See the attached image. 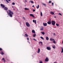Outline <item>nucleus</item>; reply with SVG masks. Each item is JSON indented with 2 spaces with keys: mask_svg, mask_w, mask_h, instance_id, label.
<instances>
[{
  "mask_svg": "<svg viewBox=\"0 0 63 63\" xmlns=\"http://www.w3.org/2000/svg\"><path fill=\"white\" fill-rule=\"evenodd\" d=\"M7 13L10 17H13L12 15H14V13L13 12L11 11L10 10H8L7 11Z\"/></svg>",
  "mask_w": 63,
  "mask_h": 63,
  "instance_id": "1",
  "label": "nucleus"
},
{
  "mask_svg": "<svg viewBox=\"0 0 63 63\" xmlns=\"http://www.w3.org/2000/svg\"><path fill=\"white\" fill-rule=\"evenodd\" d=\"M26 26H27V27H30V24L28 22H26Z\"/></svg>",
  "mask_w": 63,
  "mask_h": 63,
  "instance_id": "2",
  "label": "nucleus"
},
{
  "mask_svg": "<svg viewBox=\"0 0 63 63\" xmlns=\"http://www.w3.org/2000/svg\"><path fill=\"white\" fill-rule=\"evenodd\" d=\"M51 23L53 25H54L55 24V22L54 21H51Z\"/></svg>",
  "mask_w": 63,
  "mask_h": 63,
  "instance_id": "3",
  "label": "nucleus"
},
{
  "mask_svg": "<svg viewBox=\"0 0 63 63\" xmlns=\"http://www.w3.org/2000/svg\"><path fill=\"white\" fill-rule=\"evenodd\" d=\"M0 7H2V8H4L5 7V5H4L1 4H0Z\"/></svg>",
  "mask_w": 63,
  "mask_h": 63,
  "instance_id": "4",
  "label": "nucleus"
},
{
  "mask_svg": "<svg viewBox=\"0 0 63 63\" xmlns=\"http://www.w3.org/2000/svg\"><path fill=\"white\" fill-rule=\"evenodd\" d=\"M47 49L48 50H50L51 49V48L49 47H47Z\"/></svg>",
  "mask_w": 63,
  "mask_h": 63,
  "instance_id": "5",
  "label": "nucleus"
},
{
  "mask_svg": "<svg viewBox=\"0 0 63 63\" xmlns=\"http://www.w3.org/2000/svg\"><path fill=\"white\" fill-rule=\"evenodd\" d=\"M49 61V59L47 57H46V58L45 59V61L46 62H48V61Z\"/></svg>",
  "mask_w": 63,
  "mask_h": 63,
  "instance_id": "6",
  "label": "nucleus"
},
{
  "mask_svg": "<svg viewBox=\"0 0 63 63\" xmlns=\"http://www.w3.org/2000/svg\"><path fill=\"white\" fill-rule=\"evenodd\" d=\"M8 8L7 7H5L4 8V9L5 11H7L8 10Z\"/></svg>",
  "mask_w": 63,
  "mask_h": 63,
  "instance_id": "7",
  "label": "nucleus"
},
{
  "mask_svg": "<svg viewBox=\"0 0 63 63\" xmlns=\"http://www.w3.org/2000/svg\"><path fill=\"white\" fill-rule=\"evenodd\" d=\"M47 23L48 24H51V21H49L47 22Z\"/></svg>",
  "mask_w": 63,
  "mask_h": 63,
  "instance_id": "8",
  "label": "nucleus"
},
{
  "mask_svg": "<svg viewBox=\"0 0 63 63\" xmlns=\"http://www.w3.org/2000/svg\"><path fill=\"white\" fill-rule=\"evenodd\" d=\"M40 30H44V27L43 26H42L41 27L40 29Z\"/></svg>",
  "mask_w": 63,
  "mask_h": 63,
  "instance_id": "9",
  "label": "nucleus"
},
{
  "mask_svg": "<svg viewBox=\"0 0 63 63\" xmlns=\"http://www.w3.org/2000/svg\"><path fill=\"white\" fill-rule=\"evenodd\" d=\"M43 25L44 26H46L47 25V23H43Z\"/></svg>",
  "mask_w": 63,
  "mask_h": 63,
  "instance_id": "10",
  "label": "nucleus"
},
{
  "mask_svg": "<svg viewBox=\"0 0 63 63\" xmlns=\"http://www.w3.org/2000/svg\"><path fill=\"white\" fill-rule=\"evenodd\" d=\"M50 14H51V15H55V14H54V12H50Z\"/></svg>",
  "mask_w": 63,
  "mask_h": 63,
  "instance_id": "11",
  "label": "nucleus"
},
{
  "mask_svg": "<svg viewBox=\"0 0 63 63\" xmlns=\"http://www.w3.org/2000/svg\"><path fill=\"white\" fill-rule=\"evenodd\" d=\"M0 52H0V54H2V55H4V53L3 52V51H2V50H1L0 51Z\"/></svg>",
  "mask_w": 63,
  "mask_h": 63,
  "instance_id": "12",
  "label": "nucleus"
},
{
  "mask_svg": "<svg viewBox=\"0 0 63 63\" xmlns=\"http://www.w3.org/2000/svg\"><path fill=\"white\" fill-rule=\"evenodd\" d=\"M40 52V48H38L37 51V53H39Z\"/></svg>",
  "mask_w": 63,
  "mask_h": 63,
  "instance_id": "13",
  "label": "nucleus"
},
{
  "mask_svg": "<svg viewBox=\"0 0 63 63\" xmlns=\"http://www.w3.org/2000/svg\"><path fill=\"white\" fill-rule=\"evenodd\" d=\"M30 16H32V17H34V15L32 14H30Z\"/></svg>",
  "mask_w": 63,
  "mask_h": 63,
  "instance_id": "14",
  "label": "nucleus"
},
{
  "mask_svg": "<svg viewBox=\"0 0 63 63\" xmlns=\"http://www.w3.org/2000/svg\"><path fill=\"white\" fill-rule=\"evenodd\" d=\"M24 36L25 37H28V35L26 34H25Z\"/></svg>",
  "mask_w": 63,
  "mask_h": 63,
  "instance_id": "15",
  "label": "nucleus"
},
{
  "mask_svg": "<svg viewBox=\"0 0 63 63\" xmlns=\"http://www.w3.org/2000/svg\"><path fill=\"white\" fill-rule=\"evenodd\" d=\"M46 40H47V41L49 40V38H48L47 36H46Z\"/></svg>",
  "mask_w": 63,
  "mask_h": 63,
  "instance_id": "16",
  "label": "nucleus"
},
{
  "mask_svg": "<svg viewBox=\"0 0 63 63\" xmlns=\"http://www.w3.org/2000/svg\"><path fill=\"white\" fill-rule=\"evenodd\" d=\"M32 21L33 22H35V24H36V20L35 21V20H33Z\"/></svg>",
  "mask_w": 63,
  "mask_h": 63,
  "instance_id": "17",
  "label": "nucleus"
},
{
  "mask_svg": "<svg viewBox=\"0 0 63 63\" xmlns=\"http://www.w3.org/2000/svg\"><path fill=\"white\" fill-rule=\"evenodd\" d=\"M50 40L51 41H54L55 40L54 39H52V38H50Z\"/></svg>",
  "mask_w": 63,
  "mask_h": 63,
  "instance_id": "18",
  "label": "nucleus"
},
{
  "mask_svg": "<svg viewBox=\"0 0 63 63\" xmlns=\"http://www.w3.org/2000/svg\"><path fill=\"white\" fill-rule=\"evenodd\" d=\"M41 34H42L43 35H44L45 34V33L44 32H41Z\"/></svg>",
  "mask_w": 63,
  "mask_h": 63,
  "instance_id": "19",
  "label": "nucleus"
},
{
  "mask_svg": "<svg viewBox=\"0 0 63 63\" xmlns=\"http://www.w3.org/2000/svg\"><path fill=\"white\" fill-rule=\"evenodd\" d=\"M2 60H3V61L4 62H5V59H4V58H3Z\"/></svg>",
  "mask_w": 63,
  "mask_h": 63,
  "instance_id": "20",
  "label": "nucleus"
},
{
  "mask_svg": "<svg viewBox=\"0 0 63 63\" xmlns=\"http://www.w3.org/2000/svg\"><path fill=\"white\" fill-rule=\"evenodd\" d=\"M36 34H34L33 35V37H36Z\"/></svg>",
  "mask_w": 63,
  "mask_h": 63,
  "instance_id": "21",
  "label": "nucleus"
},
{
  "mask_svg": "<svg viewBox=\"0 0 63 63\" xmlns=\"http://www.w3.org/2000/svg\"><path fill=\"white\" fill-rule=\"evenodd\" d=\"M52 47L53 48H55V45H54L52 46Z\"/></svg>",
  "mask_w": 63,
  "mask_h": 63,
  "instance_id": "22",
  "label": "nucleus"
},
{
  "mask_svg": "<svg viewBox=\"0 0 63 63\" xmlns=\"http://www.w3.org/2000/svg\"><path fill=\"white\" fill-rule=\"evenodd\" d=\"M62 51H61V53H63V47H62Z\"/></svg>",
  "mask_w": 63,
  "mask_h": 63,
  "instance_id": "23",
  "label": "nucleus"
},
{
  "mask_svg": "<svg viewBox=\"0 0 63 63\" xmlns=\"http://www.w3.org/2000/svg\"><path fill=\"white\" fill-rule=\"evenodd\" d=\"M40 38H41V39H42V40H44V38L43 37H42V36L40 37Z\"/></svg>",
  "mask_w": 63,
  "mask_h": 63,
  "instance_id": "24",
  "label": "nucleus"
},
{
  "mask_svg": "<svg viewBox=\"0 0 63 63\" xmlns=\"http://www.w3.org/2000/svg\"><path fill=\"white\" fill-rule=\"evenodd\" d=\"M53 42L54 44H55L56 43V42H55V40H53Z\"/></svg>",
  "mask_w": 63,
  "mask_h": 63,
  "instance_id": "25",
  "label": "nucleus"
},
{
  "mask_svg": "<svg viewBox=\"0 0 63 63\" xmlns=\"http://www.w3.org/2000/svg\"><path fill=\"white\" fill-rule=\"evenodd\" d=\"M30 2L31 3H33V4L34 3V2H33L32 1L30 0Z\"/></svg>",
  "mask_w": 63,
  "mask_h": 63,
  "instance_id": "26",
  "label": "nucleus"
},
{
  "mask_svg": "<svg viewBox=\"0 0 63 63\" xmlns=\"http://www.w3.org/2000/svg\"><path fill=\"white\" fill-rule=\"evenodd\" d=\"M40 15L41 16H43V14H42V12H41Z\"/></svg>",
  "mask_w": 63,
  "mask_h": 63,
  "instance_id": "27",
  "label": "nucleus"
},
{
  "mask_svg": "<svg viewBox=\"0 0 63 63\" xmlns=\"http://www.w3.org/2000/svg\"><path fill=\"white\" fill-rule=\"evenodd\" d=\"M25 10H29V9L28 8H25Z\"/></svg>",
  "mask_w": 63,
  "mask_h": 63,
  "instance_id": "28",
  "label": "nucleus"
},
{
  "mask_svg": "<svg viewBox=\"0 0 63 63\" xmlns=\"http://www.w3.org/2000/svg\"><path fill=\"white\" fill-rule=\"evenodd\" d=\"M39 5H38V6H37V9H39Z\"/></svg>",
  "mask_w": 63,
  "mask_h": 63,
  "instance_id": "29",
  "label": "nucleus"
},
{
  "mask_svg": "<svg viewBox=\"0 0 63 63\" xmlns=\"http://www.w3.org/2000/svg\"><path fill=\"white\" fill-rule=\"evenodd\" d=\"M56 25L57 26H59V24H56Z\"/></svg>",
  "mask_w": 63,
  "mask_h": 63,
  "instance_id": "30",
  "label": "nucleus"
},
{
  "mask_svg": "<svg viewBox=\"0 0 63 63\" xmlns=\"http://www.w3.org/2000/svg\"><path fill=\"white\" fill-rule=\"evenodd\" d=\"M12 5H14L15 4V3L14 2H13L12 3Z\"/></svg>",
  "mask_w": 63,
  "mask_h": 63,
  "instance_id": "31",
  "label": "nucleus"
},
{
  "mask_svg": "<svg viewBox=\"0 0 63 63\" xmlns=\"http://www.w3.org/2000/svg\"><path fill=\"white\" fill-rule=\"evenodd\" d=\"M43 5H44V6H46V4H45L44 3H43Z\"/></svg>",
  "mask_w": 63,
  "mask_h": 63,
  "instance_id": "32",
  "label": "nucleus"
},
{
  "mask_svg": "<svg viewBox=\"0 0 63 63\" xmlns=\"http://www.w3.org/2000/svg\"><path fill=\"white\" fill-rule=\"evenodd\" d=\"M59 15H60V16H62V14H61V13H59Z\"/></svg>",
  "mask_w": 63,
  "mask_h": 63,
  "instance_id": "33",
  "label": "nucleus"
},
{
  "mask_svg": "<svg viewBox=\"0 0 63 63\" xmlns=\"http://www.w3.org/2000/svg\"><path fill=\"white\" fill-rule=\"evenodd\" d=\"M40 43L41 44V45H43V43H42V42L41 41V42H40Z\"/></svg>",
  "mask_w": 63,
  "mask_h": 63,
  "instance_id": "34",
  "label": "nucleus"
},
{
  "mask_svg": "<svg viewBox=\"0 0 63 63\" xmlns=\"http://www.w3.org/2000/svg\"><path fill=\"white\" fill-rule=\"evenodd\" d=\"M53 36H55V33H54L53 34Z\"/></svg>",
  "mask_w": 63,
  "mask_h": 63,
  "instance_id": "35",
  "label": "nucleus"
},
{
  "mask_svg": "<svg viewBox=\"0 0 63 63\" xmlns=\"http://www.w3.org/2000/svg\"><path fill=\"white\" fill-rule=\"evenodd\" d=\"M2 50L3 49H2L1 48H0V50H1H1Z\"/></svg>",
  "mask_w": 63,
  "mask_h": 63,
  "instance_id": "36",
  "label": "nucleus"
},
{
  "mask_svg": "<svg viewBox=\"0 0 63 63\" xmlns=\"http://www.w3.org/2000/svg\"><path fill=\"white\" fill-rule=\"evenodd\" d=\"M33 40H34V41H37V40H36V39H33Z\"/></svg>",
  "mask_w": 63,
  "mask_h": 63,
  "instance_id": "37",
  "label": "nucleus"
},
{
  "mask_svg": "<svg viewBox=\"0 0 63 63\" xmlns=\"http://www.w3.org/2000/svg\"><path fill=\"white\" fill-rule=\"evenodd\" d=\"M49 3H51V1H49Z\"/></svg>",
  "mask_w": 63,
  "mask_h": 63,
  "instance_id": "38",
  "label": "nucleus"
},
{
  "mask_svg": "<svg viewBox=\"0 0 63 63\" xmlns=\"http://www.w3.org/2000/svg\"><path fill=\"white\" fill-rule=\"evenodd\" d=\"M53 4H54L53 2L52 3V5H53Z\"/></svg>",
  "mask_w": 63,
  "mask_h": 63,
  "instance_id": "39",
  "label": "nucleus"
},
{
  "mask_svg": "<svg viewBox=\"0 0 63 63\" xmlns=\"http://www.w3.org/2000/svg\"><path fill=\"white\" fill-rule=\"evenodd\" d=\"M32 32H35V31L34 30H33L32 31Z\"/></svg>",
  "mask_w": 63,
  "mask_h": 63,
  "instance_id": "40",
  "label": "nucleus"
},
{
  "mask_svg": "<svg viewBox=\"0 0 63 63\" xmlns=\"http://www.w3.org/2000/svg\"><path fill=\"white\" fill-rule=\"evenodd\" d=\"M6 2H7L8 3H9V1H8V0H7V1H6Z\"/></svg>",
  "mask_w": 63,
  "mask_h": 63,
  "instance_id": "41",
  "label": "nucleus"
},
{
  "mask_svg": "<svg viewBox=\"0 0 63 63\" xmlns=\"http://www.w3.org/2000/svg\"><path fill=\"white\" fill-rule=\"evenodd\" d=\"M35 9H33V12H35Z\"/></svg>",
  "mask_w": 63,
  "mask_h": 63,
  "instance_id": "42",
  "label": "nucleus"
},
{
  "mask_svg": "<svg viewBox=\"0 0 63 63\" xmlns=\"http://www.w3.org/2000/svg\"><path fill=\"white\" fill-rule=\"evenodd\" d=\"M32 32L35 34V32Z\"/></svg>",
  "mask_w": 63,
  "mask_h": 63,
  "instance_id": "43",
  "label": "nucleus"
},
{
  "mask_svg": "<svg viewBox=\"0 0 63 63\" xmlns=\"http://www.w3.org/2000/svg\"><path fill=\"white\" fill-rule=\"evenodd\" d=\"M27 39L28 40H29V38L28 37L27 38Z\"/></svg>",
  "mask_w": 63,
  "mask_h": 63,
  "instance_id": "44",
  "label": "nucleus"
},
{
  "mask_svg": "<svg viewBox=\"0 0 63 63\" xmlns=\"http://www.w3.org/2000/svg\"><path fill=\"white\" fill-rule=\"evenodd\" d=\"M34 6H34V5H33L32 6V7H34Z\"/></svg>",
  "mask_w": 63,
  "mask_h": 63,
  "instance_id": "45",
  "label": "nucleus"
},
{
  "mask_svg": "<svg viewBox=\"0 0 63 63\" xmlns=\"http://www.w3.org/2000/svg\"><path fill=\"white\" fill-rule=\"evenodd\" d=\"M23 18H24V19H25V18L24 17H23Z\"/></svg>",
  "mask_w": 63,
  "mask_h": 63,
  "instance_id": "46",
  "label": "nucleus"
},
{
  "mask_svg": "<svg viewBox=\"0 0 63 63\" xmlns=\"http://www.w3.org/2000/svg\"><path fill=\"white\" fill-rule=\"evenodd\" d=\"M28 43L29 44H30V42H29V41H28Z\"/></svg>",
  "mask_w": 63,
  "mask_h": 63,
  "instance_id": "47",
  "label": "nucleus"
},
{
  "mask_svg": "<svg viewBox=\"0 0 63 63\" xmlns=\"http://www.w3.org/2000/svg\"><path fill=\"white\" fill-rule=\"evenodd\" d=\"M11 0H8V1H10Z\"/></svg>",
  "mask_w": 63,
  "mask_h": 63,
  "instance_id": "48",
  "label": "nucleus"
},
{
  "mask_svg": "<svg viewBox=\"0 0 63 63\" xmlns=\"http://www.w3.org/2000/svg\"><path fill=\"white\" fill-rule=\"evenodd\" d=\"M25 2H27V1H26V0H25Z\"/></svg>",
  "mask_w": 63,
  "mask_h": 63,
  "instance_id": "49",
  "label": "nucleus"
},
{
  "mask_svg": "<svg viewBox=\"0 0 63 63\" xmlns=\"http://www.w3.org/2000/svg\"><path fill=\"white\" fill-rule=\"evenodd\" d=\"M39 44H40V43H41V42H39Z\"/></svg>",
  "mask_w": 63,
  "mask_h": 63,
  "instance_id": "50",
  "label": "nucleus"
},
{
  "mask_svg": "<svg viewBox=\"0 0 63 63\" xmlns=\"http://www.w3.org/2000/svg\"><path fill=\"white\" fill-rule=\"evenodd\" d=\"M54 17L55 18H56V16H54Z\"/></svg>",
  "mask_w": 63,
  "mask_h": 63,
  "instance_id": "51",
  "label": "nucleus"
},
{
  "mask_svg": "<svg viewBox=\"0 0 63 63\" xmlns=\"http://www.w3.org/2000/svg\"><path fill=\"white\" fill-rule=\"evenodd\" d=\"M62 44H63V42H62Z\"/></svg>",
  "mask_w": 63,
  "mask_h": 63,
  "instance_id": "52",
  "label": "nucleus"
},
{
  "mask_svg": "<svg viewBox=\"0 0 63 63\" xmlns=\"http://www.w3.org/2000/svg\"><path fill=\"white\" fill-rule=\"evenodd\" d=\"M6 0V1L8 0Z\"/></svg>",
  "mask_w": 63,
  "mask_h": 63,
  "instance_id": "53",
  "label": "nucleus"
},
{
  "mask_svg": "<svg viewBox=\"0 0 63 63\" xmlns=\"http://www.w3.org/2000/svg\"><path fill=\"white\" fill-rule=\"evenodd\" d=\"M13 10H15V9H13Z\"/></svg>",
  "mask_w": 63,
  "mask_h": 63,
  "instance_id": "54",
  "label": "nucleus"
}]
</instances>
